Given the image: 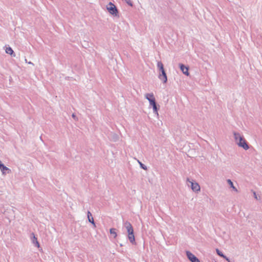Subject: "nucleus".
I'll return each instance as SVG.
<instances>
[{"mask_svg":"<svg viewBox=\"0 0 262 262\" xmlns=\"http://www.w3.org/2000/svg\"><path fill=\"white\" fill-rule=\"evenodd\" d=\"M159 78L163 81L164 83L167 82V77L165 72V71L161 72L158 76Z\"/></svg>","mask_w":262,"mask_h":262,"instance_id":"7","label":"nucleus"},{"mask_svg":"<svg viewBox=\"0 0 262 262\" xmlns=\"http://www.w3.org/2000/svg\"><path fill=\"white\" fill-rule=\"evenodd\" d=\"M157 67L160 72L164 71V66L161 61H158L157 63Z\"/></svg>","mask_w":262,"mask_h":262,"instance_id":"14","label":"nucleus"},{"mask_svg":"<svg viewBox=\"0 0 262 262\" xmlns=\"http://www.w3.org/2000/svg\"><path fill=\"white\" fill-rule=\"evenodd\" d=\"M187 183L188 186H190L191 189L194 192H198L200 190V186L196 182H193L190 180L189 178L187 179Z\"/></svg>","mask_w":262,"mask_h":262,"instance_id":"4","label":"nucleus"},{"mask_svg":"<svg viewBox=\"0 0 262 262\" xmlns=\"http://www.w3.org/2000/svg\"><path fill=\"white\" fill-rule=\"evenodd\" d=\"M6 52L13 57H15V54L14 53L12 49L10 47L6 48Z\"/></svg>","mask_w":262,"mask_h":262,"instance_id":"10","label":"nucleus"},{"mask_svg":"<svg viewBox=\"0 0 262 262\" xmlns=\"http://www.w3.org/2000/svg\"><path fill=\"white\" fill-rule=\"evenodd\" d=\"M28 63L29 64H33V63L32 62H31V61L28 62Z\"/></svg>","mask_w":262,"mask_h":262,"instance_id":"23","label":"nucleus"},{"mask_svg":"<svg viewBox=\"0 0 262 262\" xmlns=\"http://www.w3.org/2000/svg\"><path fill=\"white\" fill-rule=\"evenodd\" d=\"M253 194H254V196L255 199H256V200H258V198L257 197V195H256L255 192H253Z\"/></svg>","mask_w":262,"mask_h":262,"instance_id":"21","label":"nucleus"},{"mask_svg":"<svg viewBox=\"0 0 262 262\" xmlns=\"http://www.w3.org/2000/svg\"><path fill=\"white\" fill-rule=\"evenodd\" d=\"M120 246H123V245L122 244H120Z\"/></svg>","mask_w":262,"mask_h":262,"instance_id":"24","label":"nucleus"},{"mask_svg":"<svg viewBox=\"0 0 262 262\" xmlns=\"http://www.w3.org/2000/svg\"><path fill=\"white\" fill-rule=\"evenodd\" d=\"M106 9L111 14L114 15V16L119 17L118 10L116 6L114 5L112 2H110L106 6Z\"/></svg>","mask_w":262,"mask_h":262,"instance_id":"3","label":"nucleus"},{"mask_svg":"<svg viewBox=\"0 0 262 262\" xmlns=\"http://www.w3.org/2000/svg\"><path fill=\"white\" fill-rule=\"evenodd\" d=\"M145 97L149 101L150 105L157 103L153 93H147L145 95Z\"/></svg>","mask_w":262,"mask_h":262,"instance_id":"5","label":"nucleus"},{"mask_svg":"<svg viewBox=\"0 0 262 262\" xmlns=\"http://www.w3.org/2000/svg\"><path fill=\"white\" fill-rule=\"evenodd\" d=\"M33 236V239H32V242L36 245L37 246V247H39V243L37 241V238L35 237V235L34 233L31 234Z\"/></svg>","mask_w":262,"mask_h":262,"instance_id":"16","label":"nucleus"},{"mask_svg":"<svg viewBox=\"0 0 262 262\" xmlns=\"http://www.w3.org/2000/svg\"><path fill=\"white\" fill-rule=\"evenodd\" d=\"M0 169L3 174H6V173H10L11 172V169L5 166L3 164L1 165Z\"/></svg>","mask_w":262,"mask_h":262,"instance_id":"8","label":"nucleus"},{"mask_svg":"<svg viewBox=\"0 0 262 262\" xmlns=\"http://www.w3.org/2000/svg\"><path fill=\"white\" fill-rule=\"evenodd\" d=\"M216 252L218 255L224 258L227 261H229V259L226 256L224 255L223 253L221 251H220L218 249H216Z\"/></svg>","mask_w":262,"mask_h":262,"instance_id":"11","label":"nucleus"},{"mask_svg":"<svg viewBox=\"0 0 262 262\" xmlns=\"http://www.w3.org/2000/svg\"><path fill=\"white\" fill-rule=\"evenodd\" d=\"M111 139L113 141H117L119 139V137L117 135L115 134H112L111 135Z\"/></svg>","mask_w":262,"mask_h":262,"instance_id":"17","label":"nucleus"},{"mask_svg":"<svg viewBox=\"0 0 262 262\" xmlns=\"http://www.w3.org/2000/svg\"><path fill=\"white\" fill-rule=\"evenodd\" d=\"M151 106H152V108H153V111H154V113L157 116H159V114H158V110L159 108V107H158L157 103L155 104H154V105H152Z\"/></svg>","mask_w":262,"mask_h":262,"instance_id":"15","label":"nucleus"},{"mask_svg":"<svg viewBox=\"0 0 262 262\" xmlns=\"http://www.w3.org/2000/svg\"><path fill=\"white\" fill-rule=\"evenodd\" d=\"M124 226L127 230L128 233V238L129 241L132 244H134L135 243V239L134 233V229L132 224L128 221H126L124 223Z\"/></svg>","mask_w":262,"mask_h":262,"instance_id":"2","label":"nucleus"},{"mask_svg":"<svg viewBox=\"0 0 262 262\" xmlns=\"http://www.w3.org/2000/svg\"><path fill=\"white\" fill-rule=\"evenodd\" d=\"M227 182L228 184L230 185V187L233 189V190H234L236 192H238L237 189L234 186L233 182L231 181L230 179H228L227 180Z\"/></svg>","mask_w":262,"mask_h":262,"instance_id":"13","label":"nucleus"},{"mask_svg":"<svg viewBox=\"0 0 262 262\" xmlns=\"http://www.w3.org/2000/svg\"><path fill=\"white\" fill-rule=\"evenodd\" d=\"M186 254L187 258L191 262H200V260L190 251H186Z\"/></svg>","mask_w":262,"mask_h":262,"instance_id":"6","label":"nucleus"},{"mask_svg":"<svg viewBox=\"0 0 262 262\" xmlns=\"http://www.w3.org/2000/svg\"><path fill=\"white\" fill-rule=\"evenodd\" d=\"M88 218L89 221L90 223H91L92 224H93L94 226H95V222L94 221V219L92 216V214L90 212V211H88Z\"/></svg>","mask_w":262,"mask_h":262,"instance_id":"12","label":"nucleus"},{"mask_svg":"<svg viewBox=\"0 0 262 262\" xmlns=\"http://www.w3.org/2000/svg\"><path fill=\"white\" fill-rule=\"evenodd\" d=\"M110 232L111 234L113 235L114 236V238H116L117 236V233L116 232V229L115 228H111L110 230Z\"/></svg>","mask_w":262,"mask_h":262,"instance_id":"18","label":"nucleus"},{"mask_svg":"<svg viewBox=\"0 0 262 262\" xmlns=\"http://www.w3.org/2000/svg\"><path fill=\"white\" fill-rule=\"evenodd\" d=\"M72 117H73L74 119H76V115H75L74 114H72Z\"/></svg>","mask_w":262,"mask_h":262,"instance_id":"22","label":"nucleus"},{"mask_svg":"<svg viewBox=\"0 0 262 262\" xmlns=\"http://www.w3.org/2000/svg\"><path fill=\"white\" fill-rule=\"evenodd\" d=\"M138 162H139V163L140 164V167L142 169H143L144 170H146L147 169V167L144 164H142L141 162H140L139 161H138Z\"/></svg>","mask_w":262,"mask_h":262,"instance_id":"19","label":"nucleus"},{"mask_svg":"<svg viewBox=\"0 0 262 262\" xmlns=\"http://www.w3.org/2000/svg\"><path fill=\"white\" fill-rule=\"evenodd\" d=\"M25 61H26V62H27V60L26 59H25Z\"/></svg>","mask_w":262,"mask_h":262,"instance_id":"25","label":"nucleus"},{"mask_svg":"<svg viewBox=\"0 0 262 262\" xmlns=\"http://www.w3.org/2000/svg\"><path fill=\"white\" fill-rule=\"evenodd\" d=\"M179 66L183 73L187 76H188L189 74L188 72V68L182 63L179 64Z\"/></svg>","mask_w":262,"mask_h":262,"instance_id":"9","label":"nucleus"},{"mask_svg":"<svg viewBox=\"0 0 262 262\" xmlns=\"http://www.w3.org/2000/svg\"><path fill=\"white\" fill-rule=\"evenodd\" d=\"M125 2L130 6H133V4L132 2L130 0H124Z\"/></svg>","mask_w":262,"mask_h":262,"instance_id":"20","label":"nucleus"},{"mask_svg":"<svg viewBox=\"0 0 262 262\" xmlns=\"http://www.w3.org/2000/svg\"><path fill=\"white\" fill-rule=\"evenodd\" d=\"M233 135L235 141L238 146L243 148L245 150H248L249 148L246 140L239 133L233 132Z\"/></svg>","mask_w":262,"mask_h":262,"instance_id":"1","label":"nucleus"}]
</instances>
